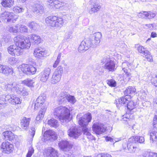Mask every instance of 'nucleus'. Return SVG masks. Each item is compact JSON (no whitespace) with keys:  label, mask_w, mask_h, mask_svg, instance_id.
<instances>
[{"label":"nucleus","mask_w":157,"mask_h":157,"mask_svg":"<svg viewBox=\"0 0 157 157\" xmlns=\"http://www.w3.org/2000/svg\"><path fill=\"white\" fill-rule=\"evenodd\" d=\"M15 45H10L7 48L8 53L12 56H19L22 55L24 49H28L31 44L29 38L18 35L14 38Z\"/></svg>","instance_id":"f257e3e1"},{"label":"nucleus","mask_w":157,"mask_h":157,"mask_svg":"<svg viewBox=\"0 0 157 157\" xmlns=\"http://www.w3.org/2000/svg\"><path fill=\"white\" fill-rule=\"evenodd\" d=\"M73 110L72 108H67L62 106L55 108L53 111V114L57 117L62 123L68 122L70 120V111Z\"/></svg>","instance_id":"f03ea898"},{"label":"nucleus","mask_w":157,"mask_h":157,"mask_svg":"<svg viewBox=\"0 0 157 157\" xmlns=\"http://www.w3.org/2000/svg\"><path fill=\"white\" fill-rule=\"evenodd\" d=\"M45 21L48 25L53 28L61 27L63 23L62 18L53 16L47 17L45 19Z\"/></svg>","instance_id":"7ed1b4c3"},{"label":"nucleus","mask_w":157,"mask_h":157,"mask_svg":"<svg viewBox=\"0 0 157 157\" xmlns=\"http://www.w3.org/2000/svg\"><path fill=\"white\" fill-rule=\"evenodd\" d=\"M0 18L5 22L14 23L18 18V16L6 11L1 14Z\"/></svg>","instance_id":"20e7f679"},{"label":"nucleus","mask_w":157,"mask_h":157,"mask_svg":"<svg viewBox=\"0 0 157 157\" xmlns=\"http://www.w3.org/2000/svg\"><path fill=\"white\" fill-rule=\"evenodd\" d=\"M103 63V67L109 71H113L115 67L116 63L113 60L109 57H104L101 60Z\"/></svg>","instance_id":"39448f33"},{"label":"nucleus","mask_w":157,"mask_h":157,"mask_svg":"<svg viewBox=\"0 0 157 157\" xmlns=\"http://www.w3.org/2000/svg\"><path fill=\"white\" fill-rule=\"evenodd\" d=\"M60 149L62 150L66 155V157H69L70 156V153L67 154L72 147L73 145L71 142L65 140H61L58 144Z\"/></svg>","instance_id":"423d86ee"},{"label":"nucleus","mask_w":157,"mask_h":157,"mask_svg":"<svg viewBox=\"0 0 157 157\" xmlns=\"http://www.w3.org/2000/svg\"><path fill=\"white\" fill-rule=\"evenodd\" d=\"M63 72V67L61 66H59L52 74L50 79L51 83L55 84L59 82Z\"/></svg>","instance_id":"0eeeda50"},{"label":"nucleus","mask_w":157,"mask_h":157,"mask_svg":"<svg viewBox=\"0 0 157 157\" xmlns=\"http://www.w3.org/2000/svg\"><path fill=\"white\" fill-rule=\"evenodd\" d=\"M80 114L77 115V117L79 118L78 123L79 124L82 128L87 127L88 123L91 120L92 117L91 114L88 113L85 114L83 116L80 117Z\"/></svg>","instance_id":"6e6552de"},{"label":"nucleus","mask_w":157,"mask_h":157,"mask_svg":"<svg viewBox=\"0 0 157 157\" xmlns=\"http://www.w3.org/2000/svg\"><path fill=\"white\" fill-rule=\"evenodd\" d=\"M18 68L24 73L29 75L34 74L36 71V69L33 66L26 64L19 65Z\"/></svg>","instance_id":"1a4fd4ad"},{"label":"nucleus","mask_w":157,"mask_h":157,"mask_svg":"<svg viewBox=\"0 0 157 157\" xmlns=\"http://www.w3.org/2000/svg\"><path fill=\"white\" fill-rule=\"evenodd\" d=\"M46 97L44 94H41L33 103L32 107H33L35 109H37L39 107H46L45 100Z\"/></svg>","instance_id":"9d476101"},{"label":"nucleus","mask_w":157,"mask_h":157,"mask_svg":"<svg viewBox=\"0 0 157 157\" xmlns=\"http://www.w3.org/2000/svg\"><path fill=\"white\" fill-rule=\"evenodd\" d=\"M0 147L3 153L8 154L12 153L14 149L13 145L8 141L3 142Z\"/></svg>","instance_id":"9b49d317"},{"label":"nucleus","mask_w":157,"mask_h":157,"mask_svg":"<svg viewBox=\"0 0 157 157\" xmlns=\"http://www.w3.org/2000/svg\"><path fill=\"white\" fill-rule=\"evenodd\" d=\"M33 55L37 58L40 59L49 55L47 51L41 48H37L34 49Z\"/></svg>","instance_id":"f8f14e48"},{"label":"nucleus","mask_w":157,"mask_h":157,"mask_svg":"<svg viewBox=\"0 0 157 157\" xmlns=\"http://www.w3.org/2000/svg\"><path fill=\"white\" fill-rule=\"evenodd\" d=\"M93 130L96 134H101L105 132L106 129L104 125L101 123H94L92 126Z\"/></svg>","instance_id":"ddd939ff"},{"label":"nucleus","mask_w":157,"mask_h":157,"mask_svg":"<svg viewBox=\"0 0 157 157\" xmlns=\"http://www.w3.org/2000/svg\"><path fill=\"white\" fill-rule=\"evenodd\" d=\"M44 141L50 140H54L57 138L56 132L50 130L46 131L44 134Z\"/></svg>","instance_id":"4468645a"},{"label":"nucleus","mask_w":157,"mask_h":157,"mask_svg":"<svg viewBox=\"0 0 157 157\" xmlns=\"http://www.w3.org/2000/svg\"><path fill=\"white\" fill-rule=\"evenodd\" d=\"M67 134L69 136L76 139L81 135L82 132L80 130L73 126L67 131Z\"/></svg>","instance_id":"2eb2a0df"},{"label":"nucleus","mask_w":157,"mask_h":157,"mask_svg":"<svg viewBox=\"0 0 157 157\" xmlns=\"http://www.w3.org/2000/svg\"><path fill=\"white\" fill-rule=\"evenodd\" d=\"M43 154L46 157H58L57 151L52 147L45 149L44 151Z\"/></svg>","instance_id":"dca6fc26"},{"label":"nucleus","mask_w":157,"mask_h":157,"mask_svg":"<svg viewBox=\"0 0 157 157\" xmlns=\"http://www.w3.org/2000/svg\"><path fill=\"white\" fill-rule=\"evenodd\" d=\"M20 84H17L14 82H9L6 83L5 85V89L7 90H11L12 91H17V89L19 87Z\"/></svg>","instance_id":"f3484780"},{"label":"nucleus","mask_w":157,"mask_h":157,"mask_svg":"<svg viewBox=\"0 0 157 157\" xmlns=\"http://www.w3.org/2000/svg\"><path fill=\"white\" fill-rule=\"evenodd\" d=\"M51 72V69L49 67L46 68L41 72L40 75V81L43 82H45L48 79Z\"/></svg>","instance_id":"a211bd4d"},{"label":"nucleus","mask_w":157,"mask_h":157,"mask_svg":"<svg viewBox=\"0 0 157 157\" xmlns=\"http://www.w3.org/2000/svg\"><path fill=\"white\" fill-rule=\"evenodd\" d=\"M101 8V6L98 2H96L87 8L88 11L90 14H93L98 11Z\"/></svg>","instance_id":"6ab92c4d"},{"label":"nucleus","mask_w":157,"mask_h":157,"mask_svg":"<svg viewBox=\"0 0 157 157\" xmlns=\"http://www.w3.org/2000/svg\"><path fill=\"white\" fill-rule=\"evenodd\" d=\"M3 139L6 140L12 141L13 140H16L17 138V136L14 135L11 131H9L3 132Z\"/></svg>","instance_id":"aec40b11"},{"label":"nucleus","mask_w":157,"mask_h":157,"mask_svg":"<svg viewBox=\"0 0 157 157\" xmlns=\"http://www.w3.org/2000/svg\"><path fill=\"white\" fill-rule=\"evenodd\" d=\"M31 119L29 118L23 117L20 120V124L21 128L25 130H27L29 126Z\"/></svg>","instance_id":"412c9836"},{"label":"nucleus","mask_w":157,"mask_h":157,"mask_svg":"<svg viewBox=\"0 0 157 157\" xmlns=\"http://www.w3.org/2000/svg\"><path fill=\"white\" fill-rule=\"evenodd\" d=\"M128 143H123V146L124 148L126 149L127 147L128 149V151L131 153H133L135 152L136 150V147L135 146L134 144L135 143H133L132 142H130L128 141Z\"/></svg>","instance_id":"4be33fe9"},{"label":"nucleus","mask_w":157,"mask_h":157,"mask_svg":"<svg viewBox=\"0 0 157 157\" xmlns=\"http://www.w3.org/2000/svg\"><path fill=\"white\" fill-rule=\"evenodd\" d=\"M129 141L133 143H143L144 141V137L141 136H132L129 139Z\"/></svg>","instance_id":"5701e85b"},{"label":"nucleus","mask_w":157,"mask_h":157,"mask_svg":"<svg viewBox=\"0 0 157 157\" xmlns=\"http://www.w3.org/2000/svg\"><path fill=\"white\" fill-rule=\"evenodd\" d=\"M46 110V107H41L36 117V121L40 122L43 120Z\"/></svg>","instance_id":"b1692460"},{"label":"nucleus","mask_w":157,"mask_h":157,"mask_svg":"<svg viewBox=\"0 0 157 157\" xmlns=\"http://www.w3.org/2000/svg\"><path fill=\"white\" fill-rule=\"evenodd\" d=\"M14 2V0H2L1 4L3 7L10 8L13 6Z\"/></svg>","instance_id":"393cba45"},{"label":"nucleus","mask_w":157,"mask_h":157,"mask_svg":"<svg viewBox=\"0 0 157 157\" xmlns=\"http://www.w3.org/2000/svg\"><path fill=\"white\" fill-rule=\"evenodd\" d=\"M94 40H91L92 42L93 41V45L94 44L95 45H98L101 41V40L102 37V34L100 32H97L95 33L94 34Z\"/></svg>","instance_id":"a878e982"},{"label":"nucleus","mask_w":157,"mask_h":157,"mask_svg":"<svg viewBox=\"0 0 157 157\" xmlns=\"http://www.w3.org/2000/svg\"><path fill=\"white\" fill-rule=\"evenodd\" d=\"M30 37L32 42L34 44H38L41 41V38L38 35L32 34L30 36Z\"/></svg>","instance_id":"bb28decb"},{"label":"nucleus","mask_w":157,"mask_h":157,"mask_svg":"<svg viewBox=\"0 0 157 157\" xmlns=\"http://www.w3.org/2000/svg\"><path fill=\"white\" fill-rule=\"evenodd\" d=\"M148 134L150 136V140L152 143L157 141V132L154 130L149 131Z\"/></svg>","instance_id":"cd10ccee"},{"label":"nucleus","mask_w":157,"mask_h":157,"mask_svg":"<svg viewBox=\"0 0 157 157\" xmlns=\"http://www.w3.org/2000/svg\"><path fill=\"white\" fill-rule=\"evenodd\" d=\"M130 99V95H126L124 97L121 98L119 99V104L117 105V106H119L120 104L121 105L126 104L127 102L129 101Z\"/></svg>","instance_id":"c85d7f7f"},{"label":"nucleus","mask_w":157,"mask_h":157,"mask_svg":"<svg viewBox=\"0 0 157 157\" xmlns=\"http://www.w3.org/2000/svg\"><path fill=\"white\" fill-rule=\"evenodd\" d=\"M19 86L18 89H17V93L18 94L21 93L23 96H27L29 94L30 91L27 90H24V88L22 84H20Z\"/></svg>","instance_id":"c756f323"},{"label":"nucleus","mask_w":157,"mask_h":157,"mask_svg":"<svg viewBox=\"0 0 157 157\" xmlns=\"http://www.w3.org/2000/svg\"><path fill=\"white\" fill-rule=\"evenodd\" d=\"M34 11L36 12L38 15L43 14L44 12V8L42 6L39 4H35Z\"/></svg>","instance_id":"7c9ffc66"},{"label":"nucleus","mask_w":157,"mask_h":157,"mask_svg":"<svg viewBox=\"0 0 157 157\" xmlns=\"http://www.w3.org/2000/svg\"><path fill=\"white\" fill-rule=\"evenodd\" d=\"M148 81L151 82L155 86L157 87V75L153 74L150 75L148 78Z\"/></svg>","instance_id":"2f4dec72"},{"label":"nucleus","mask_w":157,"mask_h":157,"mask_svg":"<svg viewBox=\"0 0 157 157\" xmlns=\"http://www.w3.org/2000/svg\"><path fill=\"white\" fill-rule=\"evenodd\" d=\"M48 124L51 126L57 127L59 125V123L58 121L53 118L49 120L48 121Z\"/></svg>","instance_id":"473e14b6"},{"label":"nucleus","mask_w":157,"mask_h":157,"mask_svg":"<svg viewBox=\"0 0 157 157\" xmlns=\"http://www.w3.org/2000/svg\"><path fill=\"white\" fill-rule=\"evenodd\" d=\"M129 101L127 102L126 104L127 107L129 110H132L136 107V103L132 101L131 97L130 100Z\"/></svg>","instance_id":"72a5a7b5"},{"label":"nucleus","mask_w":157,"mask_h":157,"mask_svg":"<svg viewBox=\"0 0 157 157\" xmlns=\"http://www.w3.org/2000/svg\"><path fill=\"white\" fill-rule=\"evenodd\" d=\"M35 82V80L34 79H31L30 78L27 79L22 81V83L26 85L29 87H33V84Z\"/></svg>","instance_id":"f704fd0d"},{"label":"nucleus","mask_w":157,"mask_h":157,"mask_svg":"<svg viewBox=\"0 0 157 157\" xmlns=\"http://www.w3.org/2000/svg\"><path fill=\"white\" fill-rule=\"evenodd\" d=\"M84 134L86 135L87 138L91 140H95V138L91 135L90 132L87 127L82 128Z\"/></svg>","instance_id":"c9c22d12"},{"label":"nucleus","mask_w":157,"mask_h":157,"mask_svg":"<svg viewBox=\"0 0 157 157\" xmlns=\"http://www.w3.org/2000/svg\"><path fill=\"white\" fill-rule=\"evenodd\" d=\"M93 41L91 40L90 39H88L86 40L82 41L81 43H82L84 44V47H87L88 49L91 47L93 45Z\"/></svg>","instance_id":"e433bc0d"},{"label":"nucleus","mask_w":157,"mask_h":157,"mask_svg":"<svg viewBox=\"0 0 157 157\" xmlns=\"http://www.w3.org/2000/svg\"><path fill=\"white\" fill-rule=\"evenodd\" d=\"M19 24H18L15 25L10 27L9 30L10 32L13 34H16L19 32Z\"/></svg>","instance_id":"4c0bfd02"},{"label":"nucleus","mask_w":157,"mask_h":157,"mask_svg":"<svg viewBox=\"0 0 157 157\" xmlns=\"http://www.w3.org/2000/svg\"><path fill=\"white\" fill-rule=\"evenodd\" d=\"M136 89L135 87L132 86H129L128 87L124 92L125 94L128 95V94H134L136 91Z\"/></svg>","instance_id":"58836bf2"},{"label":"nucleus","mask_w":157,"mask_h":157,"mask_svg":"<svg viewBox=\"0 0 157 157\" xmlns=\"http://www.w3.org/2000/svg\"><path fill=\"white\" fill-rule=\"evenodd\" d=\"M8 62L11 65H16L18 63L17 59L13 56H10L8 58Z\"/></svg>","instance_id":"ea45409f"},{"label":"nucleus","mask_w":157,"mask_h":157,"mask_svg":"<svg viewBox=\"0 0 157 157\" xmlns=\"http://www.w3.org/2000/svg\"><path fill=\"white\" fill-rule=\"evenodd\" d=\"M13 72V70L12 68L6 65L3 74L6 76H8L12 74Z\"/></svg>","instance_id":"a19ab883"},{"label":"nucleus","mask_w":157,"mask_h":157,"mask_svg":"<svg viewBox=\"0 0 157 157\" xmlns=\"http://www.w3.org/2000/svg\"><path fill=\"white\" fill-rule=\"evenodd\" d=\"M67 95L65 92H62L59 95L58 100L61 103L67 99Z\"/></svg>","instance_id":"79ce46f5"},{"label":"nucleus","mask_w":157,"mask_h":157,"mask_svg":"<svg viewBox=\"0 0 157 157\" xmlns=\"http://www.w3.org/2000/svg\"><path fill=\"white\" fill-rule=\"evenodd\" d=\"M10 103L13 105H16L20 104L21 101L19 98L17 97L16 95H13V96L12 97V100H10Z\"/></svg>","instance_id":"37998d69"},{"label":"nucleus","mask_w":157,"mask_h":157,"mask_svg":"<svg viewBox=\"0 0 157 157\" xmlns=\"http://www.w3.org/2000/svg\"><path fill=\"white\" fill-rule=\"evenodd\" d=\"M53 6L56 8L58 9L64 6V3L60 1L55 0Z\"/></svg>","instance_id":"c03bdc74"},{"label":"nucleus","mask_w":157,"mask_h":157,"mask_svg":"<svg viewBox=\"0 0 157 157\" xmlns=\"http://www.w3.org/2000/svg\"><path fill=\"white\" fill-rule=\"evenodd\" d=\"M156 153L149 151H145L143 154L144 157H155Z\"/></svg>","instance_id":"a18cd8bd"},{"label":"nucleus","mask_w":157,"mask_h":157,"mask_svg":"<svg viewBox=\"0 0 157 157\" xmlns=\"http://www.w3.org/2000/svg\"><path fill=\"white\" fill-rule=\"evenodd\" d=\"M25 9L22 7L18 6H16L13 8V11L16 13H19L23 12L24 11Z\"/></svg>","instance_id":"49530a36"},{"label":"nucleus","mask_w":157,"mask_h":157,"mask_svg":"<svg viewBox=\"0 0 157 157\" xmlns=\"http://www.w3.org/2000/svg\"><path fill=\"white\" fill-rule=\"evenodd\" d=\"M105 139L107 141H110L111 142H113L114 143L120 141L121 140V138H115L113 139L110 137L108 136L106 137Z\"/></svg>","instance_id":"de8ad7c7"},{"label":"nucleus","mask_w":157,"mask_h":157,"mask_svg":"<svg viewBox=\"0 0 157 157\" xmlns=\"http://www.w3.org/2000/svg\"><path fill=\"white\" fill-rule=\"evenodd\" d=\"M28 26L30 29L36 30L38 28L39 25L38 24L34 22H31L28 24Z\"/></svg>","instance_id":"09e8293b"},{"label":"nucleus","mask_w":157,"mask_h":157,"mask_svg":"<svg viewBox=\"0 0 157 157\" xmlns=\"http://www.w3.org/2000/svg\"><path fill=\"white\" fill-rule=\"evenodd\" d=\"M19 32L20 33H27L28 29L27 27L24 25L19 24Z\"/></svg>","instance_id":"8fccbe9b"},{"label":"nucleus","mask_w":157,"mask_h":157,"mask_svg":"<svg viewBox=\"0 0 157 157\" xmlns=\"http://www.w3.org/2000/svg\"><path fill=\"white\" fill-rule=\"evenodd\" d=\"M145 58L149 61H152V57L150 52L148 51H146L145 54L144 55Z\"/></svg>","instance_id":"3c124183"},{"label":"nucleus","mask_w":157,"mask_h":157,"mask_svg":"<svg viewBox=\"0 0 157 157\" xmlns=\"http://www.w3.org/2000/svg\"><path fill=\"white\" fill-rule=\"evenodd\" d=\"M137 50L139 52L143 54L144 55L145 54L146 51H148L142 46H139L137 48Z\"/></svg>","instance_id":"603ef678"},{"label":"nucleus","mask_w":157,"mask_h":157,"mask_svg":"<svg viewBox=\"0 0 157 157\" xmlns=\"http://www.w3.org/2000/svg\"><path fill=\"white\" fill-rule=\"evenodd\" d=\"M67 99L68 101L73 104H74L76 101V100L74 96L71 95L67 96Z\"/></svg>","instance_id":"864d4df0"},{"label":"nucleus","mask_w":157,"mask_h":157,"mask_svg":"<svg viewBox=\"0 0 157 157\" xmlns=\"http://www.w3.org/2000/svg\"><path fill=\"white\" fill-rule=\"evenodd\" d=\"M5 105V99L4 97L0 96V109L3 108Z\"/></svg>","instance_id":"5fc2aeb1"},{"label":"nucleus","mask_w":157,"mask_h":157,"mask_svg":"<svg viewBox=\"0 0 157 157\" xmlns=\"http://www.w3.org/2000/svg\"><path fill=\"white\" fill-rule=\"evenodd\" d=\"M82 43H81L80 45L79 46L78 48V51L79 52H82L83 51H85L88 49L87 47H84V44Z\"/></svg>","instance_id":"6e6d98bb"},{"label":"nucleus","mask_w":157,"mask_h":157,"mask_svg":"<svg viewBox=\"0 0 157 157\" xmlns=\"http://www.w3.org/2000/svg\"><path fill=\"white\" fill-rule=\"evenodd\" d=\"M107 84L110 86L115 87L116 86V82L113 79L108 80L107 81Z\"/></svg>","instance_id":"4d7b16f0"},{"label":"nucleus","mask_w":157,"mask_h":157,"mask_svg":"<svg viewBox=\"0 0 157 157\" xmlns=\"http://www.w3.org/2000/svg\"><path fill=\"white\" fill-rule=\"evenodd\" d=\"M34 152V150L33 148L31 147L29 148L28 152L27 153L26 157H31Z\"/></svg>","instance_id":"13d9d810"},{"label":"nucleus","mask_w":157,"mask_h":157,"mask_svg":"<svg viewBox=\"0 0 157 157\" xmlns=\"http://www.w3.org/2000/svg\"><path fill=\"white\" fill-rule=\"evenodd\" d=\"M139 95L141 97V98L143 100H144L147 96V94L145 91L143 90H141L140 93L139 94Z\"/></svg>","instance_id":"bf43d9fd"},{"label":"nucleus","mask_w":157,"mask_h":157,"mask_svg":"<svg viewBox=\"0 0 157 157\" xmlns=\"http://www.w3.org/2000/svg\"><path fill=\"white\" fill-rule=\"evenodd\" d=\"M155 16V13L149 12H147V14L146 15V17L148 19H151L154 17Z\"/></svg>","instance_id":"052dcab7"},{"label":"nucleus","mask_w":157,"mask_h":157,"mask_svg":"<svg viewBox=\"0 0 157 157\" xmlns=\"http://www.w3.org/2000/svg\"><path fill=\"white\" fill-rule=\"evenodd\" d=\"M35 131L36 129L34 127H32L31 128V130L30 131V132H31L30 134V138L31 139L32 141L33 140V138L34 137V136L35 135Z\"/></svg>","instance_id":"680f3d73"},{"label":"nucleus","mask_w":157,"mask_h":157,"mask_svg":"<svg viewBox=\"0 0 157 157\" xmlns=\"http://www.w3.org/2000/svg\"><path fill=\"white\" fill-rule=\"evenodd\" d=\"M153 120V126L154 128L157 129V115L154 116Z\"/></svg>","instance_id":"e2e57ef3"},{"label":"nucleus","mask_w":157,"mask_h":157,"mask_svg":"<svg viewBox=\"0 0 157 157\" xmlns=\"http://www.w3.org/2000/svg\"><path fill=\"white\" fill-rule=\"evenodd\" d=\"M72 37V34L71 33H66L65 36V39L67 40L71 39Z\"/></svg>","instance_id":"0e129e2a"},{"label":"nucleus","mask_w":157,"mask_h":157,"mask_svg":"<svg viewBox=\"0 0 157 157\" xmlns=\"http://www.w3.org/2000/svg\"><path fill=\"white\" fill-rule=\"evenodd\" d=\"M122 117V120L126 121L127 122L130 121V120L129 119V114H128L123 115Z\"/></svg>","instance_id":"69168bd1"},{"label":"nucleus","mask_w":157,"mask_h":157,"mask_svg":"<svg viewBox=\"0 0 157 157\" xmlns=\"http://www.w3.org/2000/svg\"><path fill=\"white\" fill-rule=\"evenodd\" d=\"M130 64H129L127 62H124L122 63V69H124L127 67H129Z\"/></svg>","instance_id":"338daca9"},{"label":"nucleus","mask_w":157,"mask_h":157,"mask_svg":"<svg viewBox=\"0 0 157 157\" xmlns=\"http://www.w3.org/2000/svg\"><path fill=\"white\" fill-rule=\"evenodd\" d=\"M147 14V12L145 11H142L139 13L138 14V16L139 17H146V15Z\"/></svg>","instance_id":"774afa93"}]
</instances>
